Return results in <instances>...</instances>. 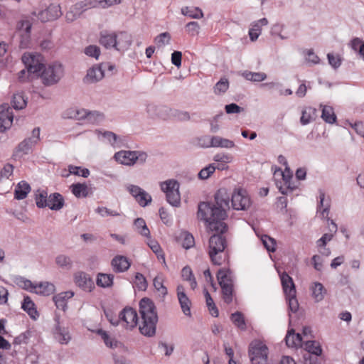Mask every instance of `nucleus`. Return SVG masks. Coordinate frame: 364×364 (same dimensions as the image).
<instances>
[{
    "instance_id": "obj_1",
    "label": "nucleus",
    "mask_w": 364,
    "mask_h": 364,
    "mask_svg": "<svg viewBox=\"0 0 364 364\" xmlns=\"http://www.w3.org/2000/svg\"><path fill=\"white\" fill-rule=\"evenodd\" d=\"M215 204L200 202L198 204V218L205 222L210 231L224 233L228 226L224 222L227 210L230 208V197L225 188L219 189L215 194Z\"/></svg>"
},
{
    "instance_id": "obj_2",
    "label": "nucleus",
    "mask_w": 364,
    "mask_h": 364,
    "mask_svg": "<svg viewBox=\"0 0 364 364\" xmlns=\"http://www.w3.org/2000/svg\"><path fill=\"white\" fill-rule=\"evenodd\" d=\"M139 312L141 323L139 331L145 336L152 337L156 333L158 316L153 301L148 298H143L139 302Z\"/></svg>"
},
{
    "instance_id": "obj_3",
    "label": "nucleus",
    "mask_w": 364,
    "mask_h": 364,
    "mask_svg": "<svg viewBox=\"0 0 364 364\" xmlns=\"http://www.w3.org/2000/svg\"><path fill=\"white\" fill-rule=\"evenodd\" d=\"M220 233V232H218ZM220 234H215L209 240L208 254L212 262L216 265H220L225 259L224 250L227 246L225 237Z\"/></svg>"
},
{
    "instance_id": "obj_4",
    "label": "nucleus",
    "mask_w": 364,
    "mask_h": 364,
    "mask_svg": "<svg viewBox=\"0 0 364 364\" xmlns=\"http://www.w3.org/2000/svg\"><path fill=\"white\" fill-rule=\"evenodd\" d=\"M148 155L142 151H125L116 152L114 159L120 164L132 166L136 164H143L146 162Z\"/></svg>"
},
{
    "instance_id": "obj_5",
    "label": "nucleus",
    "mask_w": 364,
    "mask_h": 364,
    "mask_svg": "<svg viewBox=\"0 0 364 364\" xmlns=\"http://www.w3.org/2000/svg\"><path fill=\"white\" fill-rule=\"evenodd\" d=\"M161 190L166 194L167 202L173 207L181 205L180 184L174 179H168L160 183Z\"/></svg>"
},
{
    "instance_id": "obj_6",
    "label": "nucleus",
    "mask_w": 364,
    "mask_h": 364,
    "mask_svg": "<svg viewBox=\"0 0 364 364\" xmlns=\"http://www.w3.org/2000/svg\"><path fill=\"white\" fill-rule=\"evenodd\" d=\"M63 67L59 63H53L47 67L44 66L40 74L43 83L47 86L56 84L63 77Z\"/></svg>"
},
{
    "instance_id": "obj_7",
    "label": "nucleus",
    "mask_w": 364,
    "mask_h": 364,
    "mask_svg": "<svg viewBox=\"0 0 364 364\" xmlns=\"http://www.w3.org/2000/svg\"><path fill=\"white\" fill-rule=\"evenodd\" d=\"M22 62L28 73L40 76L44 68L43 57L39 53H26L22 55Z\"/></svg>"
},
{
    "instance_id": "obj_8",
    "label": "nucleus",
    "mask_w": 364,
    "mask_h": 364,
    "mask_svg": "<svg viewBox=\"0 0 364 364\" xmlns=\"http://www.w3.org/2000/svg\"><path fill=\"white\" fill-rule=\"evenodd\" d=\"M249 353L252 364H268V348L262 342L252 343Z\"/></svg>"
},
{
    "instance_id": "obj_9",
    "label": "nucleus",
    "mask_w": 364,
    "mask_h": 364,
    "mask_svg": "<svg viewBox=\"0 0 364 364\" xmlns=\"http://www.w3.org/2000/svg\"><path fill=\"white\" fill-rule=\"evenodd\" d=\"M232 208L236 210H247L252 202L247 192L242 188L235 189L231 198Z\"/></svg>"
},
{
    "instance_id": "obj_10",
    "label": "nucleus",
    "mask_w": 364,
    "mask_h": 364,
    "mask_svg": "<svg viewBox=\"0 0 364 364\" xmlns=\"http://www.w3.org/2000/svg\"><path fill=\"white\" fill-rule=\"evenodd\" d=\"M119 323L127 330H132L138 323L136 311L131 308H124L119 314Z\"/></svg>"
},
{
    "instance_id": "obj_11",
    "label": "nucleus",
    "mask_w": 364,
    "mask_h": 364,
    "mask_svg": "<svg viewBox=\"0 0 364 364\" xmlns=\"http://www.w3.org/2000/svg\"><path fill=\"white\" fill-rule=\"evenodd\" d=\"M126 188L140 206L145 207L151 203L152 198L151 195L139 186L129 184Z\"/></svg>"
},
{
    "instance_id": "obj_12",
    "label": "nucleus",
    "mask_w": 364,
    "mask_h": 364,
    "mask_svg": "<svg viewBox=\"0 0 364 364\" xmlns=\"http://www.w3.org/2000/svg\"><path fill=\"white\" fill-rule=\"evenodd\" d=\"M32 14L37 16L42 22H47L58 19L61 16L62 11L59 4H51L46 9L40 11L38 14L36 12H33Z\"/></svg>"
},
{
    "instance_id": "obj_13",
    "label": "nucleus",
    "mask_w": 364,
    "mask_h": 364,
    "mask_svg": "<svg viewBox=\"0 0 364 364\" xmlns=\"http://www.w3.org/2000/svg\"><path fill=\"white\" fill-rule=\"evenodd\" d=\"M31 26V23L27 19L19 21L17 23V34L21 38L20 46L21 48H27L29 45Z\"/></svg>"
},
{
    "instance_id": "obj_14",
    "label": "nucleus",
    "mask_w": 364,
    "mask_h": 364,
    "mask_svg": "<svg viewBox=\"0 0 364 364\" xmlns=\"http://www.w3.org/2000/svg\"><path fill=\"white\" fill-rule=\"evenodd\" d=\"M203 140H206L207 143L203 144L202 146L205 148L209 147H220V148H225V149H231L233 148L235 144V142L228 139L223 138L220 136H205Z\"/></svg>"
},
{
    "instance_id": "obj_15",
    "label": "nucleus",
    "mask_w": 364,
    "mask_h": 364,
    "mask_svg": "<svg viewBox=\"0 0 364 364\" xmlns=\"http://www.w3.org/2000/svg\"><path fill=\"white\" fill-rule=\"evenodd\" d=\"M75 284L85 291L90 292L95 288V284L91 277L84 272H77L74 274Z\"/></svg>"
},
{
    "instance_id": "obj_16",
    "label": "nucleus",
    "mask_w": 364,
    "mask_h": 364,
    "mask_svg": "<svg viewBox=\"0 0 364 364\" xmlns=\"http://www.w3.org/2000/svg\"><path fill=\"white\" fill-rule=\"evenodd\" d=\"M14 114L11 108L8 105L0 106V132L9 129L13 122Z\"/></svg>"
},
{
    "instance_id": "obj_17",
    "label": "nucleus",
    "mask_w": 364,
    "mask_h": 364,
    "mask_svg": "<svg viewBox=\"0 0 364 364\" xmlns=\"http://www.w3.org/2000/svg\"><path fill=\"white\" fill-rule=\"evenodd\" d=\"M177 298L180 304L183 313L188 316H191V302L188 296L186 295L185 287L179 284L176 288Z\"/></svg>"
},
{
    "instance_id": "obj_18",
    "label": "nucleus",
    "mask_w": 364,
    "mask_h": 364,
    "mask_svg": "<svg viewBox=\"0 0 364 364\" xmlns=\"http://www.w3.org/2000/svg\"><path fill=\"white\" fill-rule=\"evenodd\" d=\"M116 46L114 49L118 51L127 50L132 44V38L129 33L125 31L116 32Z\"/></svg>"
},
{
    "instance_id": "obj_19",
    "label": "nucleus",
    "mask_w": 364,
    "mask_h": 364,
    "mask_svg": "<svg viewBox=\"0 0 364 364\" xmlns=\"http://www.w3.org/2000/svg\"><path fill=\"white\" fill-rule=\"evenodd\" d=\"M89 6V1L85 0V2H80L77 3L75 5H74L73 7L70 8V11L66 13L65 18L67 21L68 22H73L75 20H76L77 18L80 17L81 14L87 10V9H90Z\"/></svg>"
},
{
    "instance_id": "obj_20",
    "label": "nucleus",
    "mask_w": 364,
    "mask_h": 364,
    "mask_svg": "<svg viewBox=\"0 0 364 364\" xmlns=\"http://www.w3.org/2000/svg\"><path fill=\"white\" fill-rule=\"evenodd\" d=\"M104 77V71L100 65H95L87 70L84 81L87 83H95Z\"/></svg>"
},
{
    "instance_id": "obj_21",
    "label": "nucleus",
    "mask_w": 364,
    "mask_h": 364,
    "mask_svg": "<svg viewBox=\"0 0 364 364\" xmlns=\"http://www.w3.org/2000/svg\"><path fill=\"white\" fill-rule=\"evenodd\" d=\"M111 264L115 272H124L130 267V262L127 257L122 255L114 257Z\"/></svg>"
},
{
    "instance_id": "obj_22",
    "label": "nucleus",
    "mask_w": 364,
    "mask_h": 364,
    "mask_svg": "<svg viewBox=\"0 0 364 364\" xmlns=\"http://www.w3.org/2000/svg\"><path fill=\"white\" fill-rule=\"evenodd\" d=\"M280 279L282 288L286 296H292L294 294H296L295 285L291 277H289L286 272H283L280 274Z\"/></svg>"
},
{
    "instance_id": "obj_23",
    "label": "nucleus",
    "mask_w": 364,
    "mask_h": 364,
    "mask_svg": "<svg viewBox=\"0 0 364 364\" xmlns=\"http://www.w3.org/2000/svg\"><path fill=\"white\" fill-rule=\"evenodd\" d=\"M64 205V199L63 196L58 193H51L48 196V200L46 207L53 210H59Z\"/></svg>"
},
{
    "instance_id": "obj_24",
    "label": "nucleus",
    "mask_w": 364,
    "mask_h": 364,
    "mask_svg": "<svg viewBox=\"0 0 364 364\" xmlns=\"http://www.w3.org/2000/svg\"><path fill=\"white\" fill-rule=\"evenodd\" d=\"M311 295L316 302L321 301L326 294V289L323 285L318 282H314L311 287Z\"/></svg>"
},
{
    "instance_id": "obj_25",
    "label": "nucleus",
    "mask_w": 364,
    "mask_h": 364,
    "mask_svg": "<svg viewBox=\"0 0 364 364\" xmlns=\"http://www.w3.org/2000/svg\"><path fill=\"white\" fill-rule=\"evenodd\" d=\"M115 34L116 32H101L99 40L100 43L106 48H114L116 46Z\"/></svg>"
},
{
    "instance_id": "obj_26",
    "label": "nucleus",
    "mask_w": 364,
    "mask_h": 364,
    "mask_svg": "<svg viewBox=\"0 0 364 364\" xmlns=\"http://www.w3.org/2000/svg\"><path fill=\"white\" fill-rule=\"evenodd\" d=\"M55 289L54 284L48 282L36 284L34 293L43 296H49L54 293Z\"/></svg>"
},
{
    "instance_id": "obj_27",
    "label": "nucleus",
    "mask_w": 364,
    "mask_h": 364,
    "mask_svg": "<svg viewBox=\"0 0 364 364\" xmlns=\"http://www.w3.org/2000/svg\"><path fill=\"white\" fill-rule=\"evenodd\" d=\"M73 295L72 291H65L54 296L53 301L56 307L65 311L67 307V300L72 298Z\"/></svg>"
},
{
    "instance_id": "obj_28",
    "label": "nucleus",
    "mask_w": 364,
    "mask_h": 364,
    "mask_svg": "<svg viewBox=\"0 0 364 364\" xmlns=\"http://www.w3.org/2000/svg\"><path fill=\"white\" fill-rule=\"evenodd\" d=\"M328 221L330 222L331 228H330L331 233H325L322 237L316 242V247H324L326 246L327 243L332 240L333 234L337 232V225L336 223L328 218Z\"/></svg>"
},
{
    "instance_id": "obj_29",
    "label": "nucleus",
    "mask_w": 364,
    "mask_h": 364,
    "mask_svg": "<svg viewBox=\"0 0 364 364\" xmlns=\"http://www.w3.org/2000/svg\"><path fill=\"white\" fill-rule=\"evenodd\" d=\"M55 339L63 345L68 344L71 340V336L68 329L58 325L55 331Z\"/></svg>"
},
{
    "instance_id": "obj_30",
    "label": "nucleus",
    "mask_w": 364,
    "mask_h": 364,
    "mask_svg": "<svg viewBox=\"0 0 364 364\" xmlns=\"http://www.w3.org/2000/svg\"><path fill=\"white\" fill-rule=\"evenodd\" d=\"M285 341L289 347L296 348L298 346H301L302 337L301 334L295 333L294 329H291L287 332L285 337Z\"/></svg>"
},
{
    "instance_id": "obj_31",
    "label": "nucleus",
    "mask_w": 364,
    "mask_h": 364,
    "mask_svg": "<svg viewBox=\"0 0 364 364\" xmlns=\"http://www.w3.org/2000/svg\"><path fill=\"white\" fill-rule=\"evenodd\" d=\"M31 191L30 185L25 181L19 182L14 191V197L17 200H22L26 198Z\"/></svg>"
},
{
    "instance_id": "obj_32",
    "label": "nucleus",
    "mask_w": 364,
    "mask_h": 364,
    "mask_svg": "<svg viewBox=\"0 0 364 364\" xmlns=\"http://www.w3.org/2000/svg\"><path fill=\"white\" fill-rule=\"evenodd\" d=\"M181 12L183 16L194 19H200L204 16L203 11L199 7L197 6L182 7L181 9Z\"/></svg>"
},
{
    "instance_id": "obj_33",
    "label": "nucleus",
    "mask_w": 364,
    "mask_h": 364,
    "mask_svg": "<svg viewBox=\"0 0 364 364\" xmlns=\"http://www.w3.org/2000/svg\"><path fill=\"white\" fill-rule=\"evenodd\" d=\"M317 111L311 107H305L301 112L300 122L302 125H306L314 120L316 117Z\"/></svg>"
},
{
    "instance_id": "obj_34",
    "label": "nucleus",
    "mask_w": 364,
    "mask_h": 364,
    "mask_svg": "<svg viewBox=\"0 0 364 364\" xmlns=\"http://www.w3.org/2000/svg\"><path fill=\"white\" fill-rule=\"evenodd\" d=\"M21 307L33 319H36L37 317H38V314L35 308V304L29 296H24Z\"/></svg>"
},
{
    "instance_id": "obj_35",
    "label": "nucleus",
    "mask_w": 364,
    "mask_h": 364,
    "mask_svg": "<svg viewBox=\"0 0 364 364\" xmlns=\"http://www.w3.org/2000/svg\"><path fill=\"white\" fill-rule=\"evenodd\" d=\"M218 280L220 287L225 286H233L231 274L229 271L220 269L218 272Z\"/></svg>"
},
{
    "instance_id": "obj_36",
    "label": "nucleus",
    "mask_w": 364,
    "mask_h": 364,
    "mask_svg": "<svg viewBox=\"0 0 364 364\" xmlns=\"http://www.w3.org/2000/svg\"><path fill=\"white\" fill-rule=\"evenodd\" d=\"M181 277L183 280L189 282L192 289L197 287V282L190 267L186 266L181 270Z\"/></svg>"
},
{
    "instance_id": "obj_37",
    "label": "nucleus",
    "mask_w": 364,
    "mask_h": 364,
    "mask_svg": "<svg viewBox=\"0 0 364 364\" xmlns=\"http://www.w3.org/2000/svg\"><path fill=\"white\" fill-rule=\"evenodd\" d=\"M322 107V119L327 123L333 124L336 120V116L333 109L330 106L321 105Z\"/></svg>"
},
{
    "instance_id": "obj_38",
    "label": "nucleus",
    "mask_w": 364,
    "mask_h": 364,
    "mask_svg": "<svg viewBox=\"0 0 364 364\" xmlns=\"http://www.w3.org/2000/svg\"><path fill=\"white\" fill-rule=\"evenodd\" d=\"M89 6L107 8L113 5L119 4L121 3V0H88Z\"/></svg>"
},
{
    "instance_id": "obj_39",
    "label": "nucleus",
    "mask_w": 364,
    "mask_h": 364,
    "mask_svg": "<svg viewBox=\"0 0 364 364\" xmlns=\"http://www.w3.org/2000/svg\"><path fill=\"white\" fill-rule=\"evenodd\" d=\"M134 225L138 233L144 237H149L150 231L146 226L145 220L143 218H136L134 220Z\"/></svg>"
},
{
    "instance_id": "obj_40",
    "label": "nucleus",
    "mask_w": 364,
    "mask_h": 364,
    "mask_svg": "<svg viewBox=\"0 0 364 364\" xmlns=\"http://www.w3.org/2000/svg\"><path fill=\"white\" fill-rule=\"evenodd\" d=\"M11 104L15 109H22L27 105V99L25 98L23 93H16L14 95Z\"/></svg>"
},
{
    "instance_id": "obj_41",
    "label": "nucleus",
    "mask_w": 364,
    "mask_h": 364,
    "mask_svg": "<svg viewBox=\"0 0 364 364\" xmlns=\"http://www.w3.org/2000/svg\"><path fill=\"white\" fill-rule=\"evenodd\" d=\"M104 119V114L98 111L87 110L85 120L90 124H98Z\"/></svg>"
},
{
    "instance_id": "obj_42",
    "label": "nucleus",
    "mask_w": 364,
    "mask_h": 364,
    "mask_svg": "<svg viewBox=\"0 0 364 364\" xmlns=\"http://www.w3.org/2000/svg\"><path fill=\"white\" fill-rule=\"evenodd\" d=\"M153 284L158 294L164 297L167 293V289L164 285V278L162 275H157L153 281Z\"/></svg>"
},
{
    "instance_id": "obj_43",
    "label": "nucleus",
    "mask_w": 364,
    "mask_h": 364,
    "mask_svg": "<svg viewBox=\"0 0 364 364\" xmlns=\"http://www.w3.org/2000/svg\"><path fill=\"white\" fill-rule=\"evenodd\" d=\"M73 194L77 198L86 197L87 196V186L84 183H75L70 186Z\"/></svg>"
},
{
    "instance_id": "obj_44",
    "label": "nucleus",
    "mask_w": 364,
    "mask_h": 364,
    "mask_svg": "<svg viewBox=\"0 0 364 364\" xmlns=\"http://www.w3.org/2000/svg\"><path fill=\"white\" fill-rule=\"evenodd\" d=\"M242 76L247 80L256 82L264 81L267 78V75L262 72L245 71L242 73Z\"/></svg>"
},
{
    "instance_id": "obj_45",
    "label": "nucleus",
    "mask_w": 364,
    "mask_h": 364,
    "mask_svg": "<svg viewBox=\"0 0 364 364\" xmlns=\"http://www.w3.org/2000/svg\"><path fill=\"white\" fill-rule=\"evenodd\" d=\"M114 276L107 274H99L97 279V284L102 287H109L113 283Z\"/></svg>"
},
{
    "instance_id": "obj_46",
    "label": "nucleus",
    "mask_w": 364,
    "mask_h": 364,
    "mask_svg": "<svg viewBox=\"0 0 364 364\" xmlns=\"http://www.w3.org/2000/svg\"><path fill=\"white\" fill-rule=\"evenodd\" d=\"M55 264L63 269H70L73 265V262L70 257L65 255H59L55 257Z\"/></svg>"
},
{
    "instance_id": "obj_47",
    "label": "nucleus",
    "mask_w": 364,
    "mask_h": 364,
    "mask_svg": "<svg viewBox=\"0 0 364 364\" xmlns=\"http://www.w3.org/2000/svg\"><path fill=\"white\" fill-rule=\"evenodd\" d=\"M232 322L240 330L246 329L245 318L241 312L237 311L231 315Z\"/></svg>"
},
{
    "instance_id": "obj_48",
    "label": "nucleus",
    "mask_w": 364,
    "mask_h": 364,
    "mask_svg": "<svg viewBox=\"0 0 364 364\" xmlns=\"http://www.w3.org/2000/svg\"><path fill=\"white\" fill-rule=\"evenodd\" d=\"M229 87V82L227 78H221L214 86V93L215 95H221L225 93Z\"/></svg>"
},
{
    "instance_id": "obj_49",
    "label": "nucleus",
    "mask_w": 364,
    "mask_h": 364,
    "mask_svg": "<svg viewBox=\"0 0 364 364\" xmlns=\"http://www.w3.org/2000/svg\"><path fill=\"white\" fill-rule=\"evenodd\" d=\"M182 240L181 245L183 248L189 249L193 247L195 244L193 236L188 232H183L180 235Z\"/></svg>"
},
{
    "instance_id": "obj_50",
    "label": "nucleus",
    "mask_w": 364,
    "mask_h": 364,
    "mask_svg": "<svg viewBox=\"0 0 364 364\" xmlns=\"http://www.w3.org/2000/svg\"><path fill=\"white\" fill-rule=\"evenodd\" d=\"M261 241L268 252H274L276 250V240L267 235H264L261 237Z\"/></svg>"
},
{
    "instance_id": "obj_51",
    "label": "nucleus",
    "mask_w": 364,
    "mask_h": 364,
    "mask_svg": "<svg viewBox=\"0 0 364 364\" xmlns=\"http://www.w3.org/2000/svg\"><path fill=\"white\" fill-rule=\"evenodd\" d=\"M36 144H37L30 140L29 139H26L18 144V151L22 152L24 154H28L31 151L33 147Z\"/></svg>"
},
{
    "instance_id": "obj_52",
    "label": "nucleus",
    "mask_w": 364,
    "mask_h": 364,
    "mask_svg": "<svg viewBox=\"0 0 364 364\" xmlns=\"http://www.w3.org/2000/svg\"><path fill=\"white\" fill-rule=\"evenodd\" d=\"M320 198V207L323 208L321 210V215L323 218H327L329 213L330 209V202L329 200L325 199V193L322 191H320L319 195Z\"/></svg>"
},
{
    "instance_id": "obj_53",
    "label": "nucleus",
    "mask_w": 364,
    "mask_h": 364,
    "mask_svg": "<svg viewBox=\"0 0 364 364\" xmlns=\"http://www.w3.org/2000/svg\"><path fill=\"white\" fill-rule=\"evenodd\" d=\"M215 170L216 166L214 164H209L199 171L198 178L202 180L208 179Z\"/></svg>"
},
{
    "instance_id": "obj_54",
    "label": "nucleus",
    "mask_w": 364,
    "mask_h": 364,
    "mask_svg": "<svg viewBox=\"0 0 364 364\" xmlns=\"http://www.w3.org/2000/svg\"><path fill=\"white\" fill-rule=\"evenodd\" d=\"M305 348L311 353L318 355L321 353L322 350L315 341H307L305 344Z\"/></svg>"
},
{
    "instance_id": "obj_55",
    "label": "nucleus",
    "mask_w": 364,
    "mask_h": 364,
    "mask_svg": "<svg viewBox=\"0 0 364 364\" xmlns=\"http://www.w3.org/2000/svg\"><path fill=\"white\" fill-rule=\"evenodd\" d=\"M282 174L286 188H284L283 186H279V190L281 192V193L287 195L288 193V191H292L294 187L291 186L290 183V179L291 178V176L289 175V173L286 174L285 172H283Z\"/></svg>"
},
{
    "instance_id": "obj_56",
    "label": "nucleus",
    "mask_w": 364,
    "mask_h": 364,
    "mask_svg": "<svg viewBox=\"0 0 364 364\" xmlns=\"http://www.w3.org/2000/svg\"><path fill=\"white\" fill-rule=\"evenodd\" d=\"M35 199L38 208H46L48 200V193L46 191H38V193L36 195Z\"/></svg>"
},
{
    "instance_id": "obj_57",
    "label": "nucleus",
    "mask_w": 364,
    "mask_h": 364,
    "mask_svg": "<svg viewBox=\"0 0 364 364\" xmlns=\"http://www.w3.org/2000/svg\"><path fill=\"white\" fill-rule=\"evenodd\" d=\"M97 333L103 339L105 345L107 347L114 348L117 346V341L114 338H111L106 331H103L102 329H100L97 331Z\"/></svg>"
},
{
    "instance_id": "obj_58",
    "label": "nucleus",
    "mask_w": 364,
    "mask_h": 364,
    "mask_svg": "<svg viewBox=\"0 0 364 364\" xmlns=\"http://www.w3.org/2000/svg\"><path fill=\"white\" fill-rule=\"evenodd\" d=\"M68 171L70 174L81 176L84 178H87L90 175V171L87 168H81L79 166L70 165L68 166Z\"/></svg>"
},
{
    "instance_id": "obj_59",
    "label": "nucleus",
    "mask_w": 364,
    "mask_h": 364,
    "mask_svg": "<svg viewBox=\"0 0 364 364\" xmlns=\"http://www.w3.org/2000/svg\"><path fill=\"white\" fill-rule=\"evenodd\" d=\"M134 284L139 290L145 291L147 288V282L144 276L141 273L135 275Z\"/></svg>"
},
{
    "instance_id": "obj_60",
    "label": "nucleus",
    "mask_w": 364,
    "mask_h": 364,
    "mask_svg": "<svg viewBox=\"0 0 364 364\" xmlns=\"http://www.w3.org/2000/svg\"><path fill=\"white\" fill-rule=\"evenodd\" d=\"M95 212L100 215L102 217H107V216H119L121 214L120 213L117 212V210L109 209L106 207H98Z\"/></svg>"
},
{
    "instance_id": "obj_61",
    "label": "nucleus",
    "mask_w": 364,
    "mask_h": 364,
    "mask_svg": "<svg viewBox=\"0 0 364 364\" xmlns=\"http://www.w3.org/2000/svg\"><path fill=\"white\" fill-rule=\"evenodd\" d=\"M14 166L10 164H6L0 169V181L8 179L13 173Z\"/></svg>"
},
{
    "instance_id": "obj_62",
    "label": "nucleus",
    "mask_w": 364,
    "mask_h": 364,
    "mask_svg": "<svg viewBox=\"0 0 364 364\" xmlns=\"http://www.w3.org/2000/svg\"><path fill=\"white\" fill-rule=\"evenodd\" d=\"M261 27L258 26L257 23L253 22L251 24V28L249 30V36L250 38L252 41H256L259 35L261 34Z\"/></svg>"
},
{
    "instance_id": "obj_63",
    "label": "nucleus",
    "mask_w": 364,
    "mask_h": 364,
    "mask_svg": "<svg viewBox=\"0 0 364 364\" xmlns=\"http://www.w3.org/2000/svg\"><path fill=\"white\" fill-rule=\"evenodd\" d=\"M85 53L87 56L97 59L100 55V49L97 46L90 45L85 48Z\"/></svg>"
},
{
    "instance_id": "obj_64",
    "label": "nucleus",
    "mask_w": 364,
    "mask_h": 364,
    "mask_svg": "<svg viewBox=\"0 0 364 364\" xmlns=\"http://www.w3.org/2000/svg\"><path fill=\"white\" fill-rule=\"evenodd\" d=\"M350 47L351 49L356 53H358L363 49V45H364V41L358 37L353 38L350 42Z\"/></svg>"
}]
</instances>
